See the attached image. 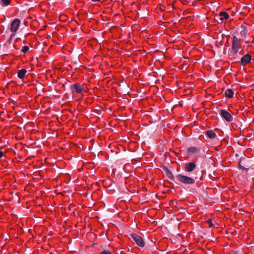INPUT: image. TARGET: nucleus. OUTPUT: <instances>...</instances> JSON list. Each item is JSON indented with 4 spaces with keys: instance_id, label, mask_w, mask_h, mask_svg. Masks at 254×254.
I'll use <instances>...</instances> for the list:
<instances>
[{
    "instance_id": "obj_1",
    "label": "nucleus",
    "mask_w": 254,
    "mask_h": 254,
    "mask_svg": "<svg viewBox=\"0 0 254 254\" xmlns=\"http://www.w3.org/2000/svg\"><path fill=\"white\" fill-rule=\"evenodd\" d=\"M175 177L179 182L185 185H193L195 182L194 178L182 174H176Z\"/></svg>"
},
{
    "instance_id": "obj_2",
    "label": "nucleus",
    "mask_w": 254,
    "mask_h": 254,
    "mask_svg": "<svg viewBox=\"0 0 254 254\" xmlns=\"http://www.w3.org/2000/svg\"><path fill=\"white\" fill-rule=\"evenodd\" d=\"M251 160L247 158L242 157L239 161V167L240 169L248 171L250 166Z\"/></svg>"
},
{
    "instance_id": "obj_3",
    "label": "nucleus",
    "mask_w": 254,
    "mask_h": 254,
    "mask_svg": "<svg viewBox=\"0 0 254 254\" xmlns=\"http://www.w3.org/2000/svg\"><path fill=\"white\" fill-rule=\"evenodd\" d=\"M240 41L241 40L236 36H233L232 42V51H234L235 54L238 53L239 49L241 47Z\"/></svg>"
},
{
    "instance_id": "obj_4",
    "label": "nucleus",
    "mask_w": 254,
    "mask_h": 254,
    "mask_svg": "<svg viewBox=\"0 0 254 254\" xmlns=\"http://www.w3.org/2000/svg\"><path fill=\"white\" fill-rule=\"evenodd\" d=\"M130 237L133 240L136 244L140 247H144L145 243L143 239L137 234L132 233L130 235Z\"/></svg>"
},
{
    "instance_id": "obj_5",
    "label": "nucleus",
    "mask_w": 254,
    "mask_h": 254,
    "mask_svg": "<svg viewBox=\"0 0 254 254\" xmlns=\"http://www.w3.org/2000/svg\"><path fill=\"white\" fill-rule=\"evenodd\" d=\"M21 21L19 19L16 18L11 23L10 30L11 32L16 33L20 26Z\"/></svg>"
},
{
    "instance_id": "obj_6",
    "label": "nucleus",
    "mask_w": 254,
    "mask_h": 254,
    "mask_svg": "<svg viewBox=\"0 0 254 254\" xmlns=\"http://www.w3.org/2000/svg\"><path fill=\"white\" fill-rule=\"evenodd\" d=\"M220 115L222 118L228 122H231L233 121V117L232 115L226 110L222 109L220 111Z\"/></svg>"
},
{
    "instance_id": "obj_7",
    "label": "nucleus",
    "mask_w": 254,
    "mask_h": 254,
    "mask_svg": "<svg viewBox=\"0 0 254 254\" xmlns=\"http://www.w3.org/2000/svg\"><path fill=\"white\" fill-rule=\"evenodd\" d=\"M55 81L56 80L53 79L52 81H50L49 79V83L50 82H52V84H54ZM57 85H53L52 86L49 85V92H51V95H52L55 97H59L60 96L59 95L57 94Z\"/></svg>"
},
{
    "instance_id": "obj_8",
    "label": "nucleus",
    "mask_w": 254,
    "mask_h": 254,
    "mask_svg": "<svg viewBox=\"0 0 254 254\" xmlns=\"http://www.w3.org/2000/svg\"><path fill=\"white\" fill-rule=\"evenodd\" d=\"M196 167V165L194 162H187L185 164V171L186 172H192Z\"/></svg>"
},
{
    "instance_id": "obj_9",
    "label": "nucleus",
    "mask_w": 254,
    "mask_h": 254,
    "mask_svg": "<svg viewBox=\"0 0 254 254\" xmlns=\"http://www.w3.org/2000/svg\"><path fill=\"white\" fill-rule=\"evenodd\" d=\"M162 169L163 171L165 172V174L167 175V176L170 178L172 181H175V176H174L172 172L169 170L166 167L163 166L162 167Z\"/></svg>"
},
{
    "instance_id": "obj_10",
    "label": "nucleus",
    "mask_w": 254,
    "mask_h": 254,
    "mask_svg": "<svg viewBox=\"0 0 254 254\" xmlns=\"http://www.w3.org/2000/svg\"><path fill=\"white\" fill-rule=\"evenodd\" d=\"M251 56L249 54H246L241 59V63L243 65H245L251 61Z\"/></svg>"
},
{
    "instance_id": "obj_11",
    "label": "nucleus",
    "mask_w": 254,
    "mask_h": 254,
    "mask_svg": "<svg viewBox=\"0 0 254 254\" xmlns=\"http://www.w3.org/2000/svg\"><path fill=\"white\" fill-rule=\"evenodd\" d=\"M71 89L73 92H76L77 93H81L83 91L82 86L78 84H75L72 85Z\"/></svg>"
},
{
    "instance_id": "obj_12",
    "label": "nucleus",
    "mask_w": 254,
    "mask_h": 254,
    "mask_svg": "<svg viewBox=\"0 0 254 254\" xmlns=\"http://www.w3.org/2000/svg\"><path fill=\"white\" fill-rule=\"evenodd\" d=\"M229 17V16L227 12L225 11L221 12L219 16H217L218 18L217 20H220L222 22L224 19H228Z\"/></svg>"
},
{
    "instance_id": "obj_13",
    "label": "nucleus",
    "mask_w": 254,
    "mask_h": 254,
    "mask_svg": "<svg viewBox=\"0 0 254 254\" xmlns=\"http://www.w3.org/2000/svg\"><path fill=\"white\" fill-rule=\"evenodd\" d=\"M188 151L191 154L197 153L200 151V148L196 147H190L188 148Z\"/></svg>"
},
{
    "instance_id": "obj_14",
    "label": "nucleus",
    "mask_w": 254,
    "mask_h": 254,
    "mask_svg": "<svg viewBox=\"0 0 254 254\" xmlns=\"http://www.w3.org/2000/svg\"><path fill=\"white\" fill-rule=\"evenodd\" d=\"M205 134L207 135L208 137L211 139H213L216 137V134L212 130L206 131Z\"/></svg>"
},
{
    "instance_id": "obj_15",
    "label": "nucleus",
    "mask_w": 254,
    "mask_h": 254,
    "mask_svg": "<svg viewBox=\"0 0 254 254\" xmlns=\"http://www.w3.org/2000/svg\"><path fill=\"white\" fill-rule=\"evenodd\" d=\"M225 95L227 97L231 98L233 97L234 95V92L232 89H228L225 91Z\"/></svg>"
},
{
    "instance_id": "obj_16",
    "label": "nucleus",
    "mask_w": 254,
    "mask_h": 254,
    "mask_svg": "<svg viewBox=\"0 0 254 254\" xmlns=\"http://www.w3.org/2000/svg\"><path fill=\"white\" fill-rule=\"evenodd\" d=\"M26 72L27 71L25 69H22L20 70L17 74L18 78H19L20 79H22L24 77L25 74L26 73Z\"/></svg>"
},
{
    "instance_id": "obj_17",
    "label": "nucleus",
    "mask_w": 254,
    "mask_h": 254,
    "mask_svg": "<svg viewBox=\"0 0 254 254\" xmlns=\"http://www.w3.org/2000/svg\"><path fill=\"white\" fill-rule=\"evenodd\" d=\"M241 28L242 29V30L240 32L241 35V36L245 38L248 33L247 28L246 26L244 25H241Z\"/></svg>"
},
{
    "instance_id": "obj_18",
    "label": "nucleus",
    "mask_w": 254,
    "mask_h": 254,
    "mask_svg": "<svg viewBox=\"0 0 254 254\" xmlns=\"http://www.w3.org/2000/svg\"><path fill=\"white\" fill-rule=\"evenodd\" d=\"M11 0H0V4L4 6H7L10 4Z\"/></svg>"
},
{
    "instance_id": "obj_19",
    "label": "nucleus",
    "mask_w": 254,
    "mask_h": 254,
    "mask_svg": "<svg viewBox=\"0 0 254 254\" xmlns=\"http://www.w3.org/2000/svg\"><path fill=\"white\" fill-rule=\"evenodd\" d=\"M231 56L236 61V62H238L237 60H238V53H234V51H232L231 53Z\"/></svg>"
},
{
    "instance_id": "obj_20",
    "label": "nucleus",
    "mask_w": 254,
    "mask_h": 254,
    "mask_svg": "<svg viewBox=\"0 0 254 254\" xmlns=\"http://www.w3.org/2000/svg\"><path fill=\"white\" fill-rule=\"evenodd\" d=\"M29 48L28 46H23L22 48V51L23 53H25L28 51Z\"/></svg>"
},
{
    "instance_id": "obj_21",
    "label": "nucleus",
    "mask_w": 254,
    "mask_h": 254,
    "mask_svg": "<svg viewBox=\"0 0 254 254\" xmlns=\"http://www.w3.org/2000/svg\"><path fill=\"white\" fill-rule=\"evenodd\" d=\"M207 223L209 224V227L210 228H213L214 227V225L212 223V220L210 219H209L207 221Z\"/></svg>"
},
{
    "instance_id": "obj_22",
    "label": "nucleus",
    "mask_w": 254,
    "mask_h": 254,
    "mask_svg": "<svg viewBox=\"0 0 254 254\" xmlns=\"http://www.w3.org/2000/svg\"><path fill=\"white\" fill-rule=\"evenodd\" d=\"M99 254H112V253L108 250H104L103 252L99 253Z\"/></svg>"
},
{
    "instance_id": "obj_23",
    "label": "nucleus",
    "mask_w": 254,
    "mask_h": 254,
    "mask_svg": "<svg viewBox=\"0 0 254 254\" xmlns=\"http://www.w3.org/2000/svg\"><path fill=\"white\" fill-rule=\"evenodd\" d=\"M48 134H49V136L50 135V136L51 137H54V136H57V134L56 132H55V131H53V133H51L50 132H48Z\"/></svg>"
},
{
    "instance_id": "obj_24",
    "label": "nucleus",
    "mask_w": 254,
    "mask_h": 254,
    "mask_svg": "<svg viewBox=\"0 0 254 254\" xmlns=\"http://www.w3.org/2000/svg\"><path fill=\"white\" fill-rule=\"evenodd\" d=\"M15 34H16V33H12V34H11L9 39L8 40V42H9V43L11 42L12 39L13 38V37H14Z\"/></svg>"
},
{
    "instance_id": "obj_25",
    "label": "nucleus",
    "mask_w": 254,
    "mask_h": 254,
    "mask_svg": "<svg viewBox=\"0 0 254 254\" xmlns=\"http://www.w3.org/2000/svg\"><path fill=\"white\" fill-rule=\"evenodd\" d=\"M231 254H243L242 253H240L239 251H232Z\"/></svg>"
},
{
    "instance_id": "obj_26",
    "label": "nucleus",
    "mask_w": 254,
    "mask_h": 254,
    "mask_svg": "<svg viewBox=\"0 0 254 254\" xmlns=\"http://www.w3.org/2000/svg\"><path fill=\"white\" fill-rule=\"evenodd\" d=\"M3 156V153L2 151H0V158Z\"/></svg>"
},
{
    "instance_id": "obj_27",
    "label": "nucleus",
    "mask_w": 254,
    "mask_h": 254,
    "mask_svg": "<svg viewBox=\"0 0 254 254\" xmlns=\"http://www.w3.org/2000/svg\"><path fill=\"white\" fill-rule=\"evenodd\" d=\"M49 164H51V165L54 166V163L53 161H52V162H49Z\"/></svg>"
},
{
    "instance_id": "obj_28",
    "label": "nucleus",
    "mask_w": 254,
    "mask_h": 254,
    "mask_svg": "<svg viewBox=\"0 0 254 254\" xmlns=\"http://www.w3.org/2000/svg\"><path fill=\"white\" fill-rule=\"evenodd\" d=\"M242 52H243V50H242L241 51H240V52H239V54H240V55H242L243 54H242Z\"/></svg>"
},
{
    "instance_id": "obj_29",
    "label": "nucleus",
    "mask_w": 254,
    "mask_h": 254,
    "mask_svg": "<svg viewBox=\"0 0 254 254\" xmlns=\"http://www.w3.org/2000/svg\"><path fill=\"white\" fill-rule=\"evenodd\" d=\"M50 77L52 78L53 79V77H52V74L50 75Z\"/></svg>"
},
{
    "instance_id": "obj_30",
    "label": "nucleus",
    "mask_w": 254,
    "mask_h": 254,
    "mask_svg": "<svg viewBox=\"0 0 254 254\" xmlns=\"http://www.w3.org/2000/svg\"><path fill=\"white\" fill-rule=\"evenodd\" d=\"M49 254H54L52 252H50Z\"/></svg>"
},
{
    "instance_id": "obj_31",
    "label": "nucleus",
    "mask_w": 254,
    "mask_h": 254,
    "mask_svg": "<svg viewBox=\"0 0 254 254\" xmlns=\"http://www.w3.org/2000/svg\"><path fill=\"white\" fill-rule=\"evenodd\" d=\"M48 37H49V39L50 38V35H48Z\"/></svg>"
},
{
    "instance_id": "obj_32",
    "label": "nucleus",
    "mask_w": 254,
    "mask_h": 254,
    "mask_svg": "<svg viewBox=\"0 0 254 254\" xmlns=\"http://www.w3.org/2000/svg\"><path fill=\"white\" fill-rule=\"evenodd\" d=\"M49 126H51V124H50V123H49Z\"/></svg>"
},
{
    "instance_id": "obj_33",
    "label": "nucleus",
    "mask_w": 254,
    "mask_h": 254,
    "mask_svg": "<svg viewBox=\"0 0 254 254\" xmlns=\"http://www.w3.org/2000/svg\"><path fill=\"white\" fill-rule=\"evenodd\" d=\"M48 211H51V212H52V210H50V209H48Z\"/></svg>"
},
{
    "instance_id": "obj_34",
    "label": "nucleus",
    "mask_w": 254,
    "mask_h": 254,
    "mask_svg": "<svg viewBox=\"0 0 254 254\" xmlns=\"http://www.w3.org/2000/svg\"><path fill=\"white\" fill-rule=\"evenodd\" d=\"M236 156H238V155L237 154H236Z\"/></svg>"
}]
</instances>
